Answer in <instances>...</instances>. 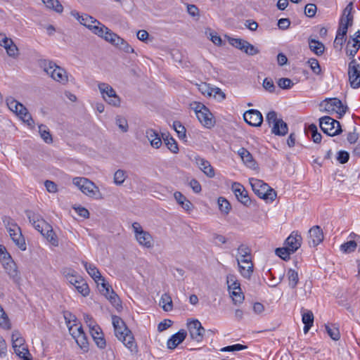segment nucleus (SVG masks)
<instances>
[{
    "label": "nucleus",
    "instance_id": "nucleus-60",
    "mask_svg": "<svg viewBox=\"0 0 360 360\" xmlns=\"http://www.w3.org/2000/svg\"><path fill=\"white\" fill-rule=\"evenodd\" d=\"M317 7L314 4H307L304 8V14L309 18H313L316 13Z\"/></svg>",
    "mask_w": 360,
    "mask_h": 360
},
{
    "label": "nucleus",
    "instance_id": "nucleus-44",
    "mask_svg": "<svg viewBox=\"0 0 360 360\" xmlns=\"http://www.w3.org/2000/svg\"><path fill=\"white\" fill-rule=\"evenodd\" d=\"M127 173L123 169H117L114 174V183L117 186H121L127 178Z\"/></svg>",
    "mask_w": 360,
    "mask_h": 360
},
{
    "label": "nucleus",
    "instance_id": "nucleus-30",
    "mask_svg": "<svg viewBox=\"0 0 360 360\" xmlns=\"http://www.w3.org/2000/svg\"><path fill=\"white\" fill-rule=\"evenodd\" d=\"M136 239L139 243L143 247L147 248L153 247V237L147 231L139 233V234L136 236Z\"/></svg>",
    "mask_w": 360,
    "mask_h": 360
},
{
    "label": "nucleus",
    "instance_id": "nucleus-10",
    "mask_svg": "<svg viewBox=\"0 0 360 360\" xmlns=\"http://www.w3.org/2000/svg\"><path fill=\"white\" fill-rule=\"evenodd\" d=\"M68 282L75 286L77 290L84 297L89 295L90 290L86 282L79 276L76 275V272L72 271L65 275Z\"/></svg>",
    "mask_w": 360,
    "mask_h": 360
},
{
    "label": "nucleus",
    "instance_id": "nucleus-49",
    "mask_svg": "<svg viewBox=\"0 0 360 360\" xmlns=\"http://www.w3.org/2000/svg\"><path fill=\"white\" fill-rule=\"evenodd\" d=\"M275 252L277 256L285 261L290 259V256L292 254L285 245L283 248H276Z\"/></svg>",
    "mask_w": 360,
    "mask_h": 360
},
{
    "label": "nucleus",
    "instance_id": "nucleus-9",
    "mask_svg": "<svg viewBox=\"0 0 360 360\" xmlns=\"http://www.w3.org/2000/svg\"><path fill=\"white\" fill-rule=\"evenodd\" d=\"M98 87L103 98L108 104L115 107H119L120 105V98L110 85L106 83H100Z\"/></svg>",
    "mask_w": 360,
    "mask_h": 360
},
{
    "label": "nucleus",
    "instance_id": "nucleus-32",
    "mask_svg": "<svg viewBox=\"0 0 360 360\" xmlns=\"http://www.w3.org/2000/svg\"><path fill=\"white\" fill-rule=\"evenodd\" d=\"M288 124L282 119L271 128V132L277 136H285L288 134Z\"/></svg>",
    "mask_w": 360,
    "mask_h": 360
},
{
    "label": "nucleus",
    "instance_id": "nucleus-50",
    "mask_svg": "<svg viewBox=\"0 0 360 360\" xmlns=\"http://www.w3.org/2000/svg\"><path fill=\"white\" fill-rule=\"evenodd\" d=\"M218 205L220 211L227 214L231 210V205L229 202L223 197H219L218 199Z\"/></svg>",
    "mask_w": 360,
    "mask_h": 360
},
{
    "label": "nucleus",
    "instance_id": "nucleus-39",
    "mask_svg": "<svg viewBox=\"0 0 360 360\" xmlns=\"http://www.w3.org/2000/svg\"><path fill=\"white\" fill-rule=\"evenodd\" d=\"M160 305L162 306L163 310L165 311H169L172 309V300L169 294L165 293L162 295Z\"/></svg>",
    "mask_w": 360,
    "mask_h": 360
},
{
    "label": "nucleus",
    "instance_id": "nucleus-54",
    "mask_svg": "<svg viewBox=\"0 0 360 360\" xmlns=\"http://www.w3.org/2000/svg\"><path fill=\"white\" fill-rule=\"evenodd\" d=\"M108 27L103 25L101 22L100 24H95L91 27V30L98 37H103L105 31L108 30Z\"/></svg>",
    "mask_w": 360,
    "mask_h": 360
},
{
    "label": "nucleus",
    "instance_id": "nucleus-53",
    "mask_svg": "<svg viewBox=\"0 0 360 360\" xmlns=\"http://www.w3.org/2000/svg\"><path fill=\"white\" fill-rule=\"evenodd\" d=\"M229 42L231 46L241 51L245 49V46L248 43V41L244 39L236 38H230L229 39Z\"/></svg>",
    "mask_w": 360,
    "mask_h": 360
},
{
    "label": "nucleus",
    "instance_id": "nucleus-34",
    "mask_svg": "<svg viewBox=\"0 0 360 360\" xmlns=\"http://www.w3.org/2000/svg\"><path fill=\"white\" fill-rule=\"evenodd\" d=\"M302 322L304 324V332L307 333L313 325L314 314L311 311L306 310L302 313Z\"/></svg>",
    "mask_w": 360,
    "mask_h": 360
},
{
    "label": "nucleus",
    "instance_id": "nucleus-1",
    "mask_svg": "<svg viewBox=\"0 0 360 360\" xmlns=\"http://www.w3.org/2000/svg\"><path fill=\"white\" fill-rule=\"evenodd\" d=\"M25 214L34 229L40 232L52 245L57 247L58 245V240L53 232L52 226L44 220L39 214L31 210H26Z\"/></svg>",
    "mask_w": 360,
    "mask_h": 360
},
{
    "label": "nucleus",
    "instance_id": "nucleus-64",
    "mask_svg": "<svg viewBox=\"0 0 360 360\" xmlns=\"http://www.w3.org/2000/svg\"><path fill=\"white\" fill-rule=\"evenodd\" d=\"M212 96L218 101H223L225 98V94L218 87L212 88Z\"/></svg>",
    "mask_w": 360,
    "mask_h": 360
},
{
    "label": "nucleus",
    "instance_id": "nucleus-57",
    "mask_svg": "<svg viewBox=\"0 0 360 360\" xmlns=\"http://www.w3.org/2000/svg\"><path fill=\"white\" fill-rule=\"evenodd\" d=\"M313 72L317 75L321 73V68L319 61L316 58H310L307 61Z\"/></svg>",
    "mask_w": 360,
    "mask_h": 360
},
{
    "label": "nucleus",
    "instance_id": "nucleus-20",
    "mask_svg": "<svg viewBox=\"0 0 360 360\" xmlns=\"http://www.w3.org/2000/svg\"><path fill=\"white\" fill-rule=\"evenodd\" d=\"M200 122L207 129H211L215 124V120L209 110V108L204 109L201 112L196 115Z\"/></svg>",
    "mask_w": 360,
    "mask_h": 360
},
{
    "label": "nucleus",
    "instance_id": "nucleus-18",
    "mask_svg": "<svg viewBox=\"0 0 360 360\" xmlns=\"http://www.w3.org/2000/svg\"><path fill=\"white\" fill-rule=\"evenodd\" d=\"M302 240V238L297 231H292L285 240L284 245L294 253L300 248Z\"/></svg>",
    "mask_w": 360,
    "mask_h": 360
},
{
    "label": "nucleus",
    "instance_id": "nucleus-19",
    "mask_svg": "<svg viewBox=\"0 0 360 360\" xmlns=\"http://www.w3.org/2000/svg\"><path fill=\"white\" fill-rule=\"evenodd\" d=\"M309 245L316 247L323 240V233L321 227L318 225L314 226L309 231Z\"/></svg>",
    "mask_w": 360,
    "mask_h": 360
},
{
    "label": "nucleus",
    "instance_id": "nucleus-28",
    "mask_svg": "<svg viewBox=\"0 0 360 360\" xmlns=\"http://www.w3.org/2000/svg\"><path fill=\"white\" fill-rule=\"evenodd\" d=\"M238 154L247 166L250 168L255 167L256 162L254 160L252 154L246 148H240L238 150Z\"/></svg>",
    "mask_w": 360,
    "mask_h": 360
},
{
    "label": "nucleus",
    "instance_id": "nucleus-8",
    "mask_svg": "<svg viewBox=\"0 0 360 360\" xmlns=\"http://www.w3.org/2000/svg\"><path fill=\"white\" fill-rule=\"evenodd\" d=\"M319 126L323 133L334 136L342 133L340 123L329 116H324L319 119Z\"/></svg>",
    "mask_w": 360,
    "mask_h": 360
},
{
    "label": "nucleus",
    "instance_id": "nucleus-27",
    "mask_svg": "<svg viewBox=\"0 0 360 360\" xmlns=\"http://www.w3.org/2000/svg\"><path fill=\"white\" fill-rule=\"evenodd\" d=\"M101 290L103 292L105 291V292H103L104 295L110 302V303L115 307V309L117 310L120 311L122 308L121 301H120L118 295L112 289L110 285L109 287L108 292H107V291L104 288H103Z\"/></svg>",
    "mask_w": 360,
    "mask_h": 360
},
{
    "label": "nucleus",
    "instance_id": "nucleus-12",
    "mask_svg": "<svg viewBox=\"0 0 360 360\" xmlns=\"http://www.w3.org/2000/svg\"><path fill=\"white\" fill-rule=\"evenodd\" d=\"M1 259L2 265L9 276V277L14 281L18 282L20 279V273L18 270L15 262L13 260L11 256H4Z\"/></svg>",
    "mask_w": 360,
    "mask_h": 360
},
{
    "label": "nucleus",
    "instance_id": "nucleus-48",
    "mask_svg": "<svg viewBox=\"0 0 360 360\" xmlns=\"http://www.w3.org/2000/svg\"><path fill=\"white\" fill-rule=\"evenodd\" d=\"M326 330L328 335L333 339V340H338L340 338V334L338 328L335 327L334 325L328 326L326 325Z\"/></svg>",
    "mask_w": 360,
    "mask_h": 360
},
{
    "label": "nucleus",
    "instance_id": "nucleus-37",
    "mask_svg": "<svg viewBox=\"0 0 360 360\" xmlns=\"http://www.w3.org/2000/svg\"><path fill=\"white\" fill-rule=\"evenodd\" d=\"M162 139L167 148L173 153H177L179 152V147L176 141L174 138L167 135L164 136L162 134Z\"/></svg>",
    "mask_w": 360,
    "mask_h": 360
},
{
    "label": "nucleus",
    "instance_id": "nucleus-5",
    "mask_svg": "<svg viewBox=\"0 0 360 360\" xmlns=\"http://www.w3.org/2000/svg\"><path fill=\"white\" fill-rule=\"evenodd\" d=\"M13 243L22 251L26 250V243L22 234L20 228L13 221L10 217H5L3 220Z\"/></svg>",
    "mask_w": 360,
    "mask_h": 360
},
{
    "label": "nucleus",
    "instance_id": "nucleus-63",
    "mask_svg": "<svg viewBox=\"0 0 360 360\" xmlns=\"http://www.w3.org/2000/svg\"><path fill=\"white\" fill-rule=\"evenodd\" d=\"M243 51H244L246 54L249 56H255L257 54L259 51L257 48L254 46L252 44L249 43L248 41L247 44L245 46V49H243Z\"/></svg>",
    "mask_w": 360,
    "mask_h": 360
},
{
    "label": "nucleus",
    "instance_id": "nucleus-16",
    "mask_svg": "<svg viewBox=\"0 0 360 360\" xmlns=\"http://www.w3.org/2000/svg\"><path fill=\"white\" fill-rule=\"evenodd\" d=\"M244 120L247 124L252 127H260L263 122V116L262 113L255 109L247 110L243 114Z\"/></svg>",
    "mask_w": 360,
    "mask_h": 360
},
{
    "label": "nucleus",
    "instance_id": "nucleus-36",
    "mask_svg": "<svg viewBox=\"0 0 360 360\" xmlns=\"http://www.w3.org/2000/svg\"><path fill=\"white\" fill-rule=\"evenodd\" d=\"M307 134H310L313 141L316 143H319L321 141L322 136L318 131V129L316 124H311L309 127L305 129Z\"/></svg>",
    "mask_w": 360,
    "mask_h": 360
},
{
    "label": "nucleus",
    "instance_id": "nucleus-38",
    "mask_svg": "<svg viewBox=\"0 0 360 360\" xmlns=\"http://www.w3.org/2000/svg\"><path fill=\"white\" fill-rule=\"evenodd\" d=\"M226 283L229 292L240 290L241 289L240 283L236 280V278L233 274L227 275Z\"/></svg>",
    "mask_w": 360,
    "mask_h": 360
},
{
    "label": "nucleus",
    "instance_id": "nucleus-26",
    "mask_svg": "<svg viewBox=\"0 0 360 360\" xmlns=\"http://www.w3.org/2000/svg\"><path fill=\"white\" fill-rule=\"evenodd\" d=\"M195 159V163L200 169V170H202L204 172L205 174H206L209 177H213L214 176V169L207 160L198 156L196 157Z\"/></svg>",
    "mask_w": 360,
    "mask_h": 360
},
{
    "label": "nucleus",
    "instance_id": "nucleus-56",
    "mask_svg": "<svg viewBox=\"0 0 360 360\" xmlns=\"http://www.w3.org/2000/svg\"><path fill=\"white\" fill-rule=\"evenodd\" d=\"M231 294V297L232 298V300L234 303V304H238L243 302L244 300V295L243 292L240 290H236V291H231L229 292Z\"/></svg>",
    "mask_w": 360,
    "mask_h": 360
},
{
    "label": "nucleus",
    "instance_id": "nucleus-45",
    "mask_svg": "<svg viewBox=\"0 0 360 360\" xmlns=\"http://www.w3.org/2000/svg\"><path fill=\"white\" fill-rule=\"evenodd\" d=\"M357 246L355 240L347 241L340 245V250L344 253H350L354 252Z\"/></svg>",
    "mask_w": 360,
    "mask_h": 360
},
{
    "label": "nucleus",
    "instance_id": "nucleus-17",
    "mask_svg": "<svg viewBox=\"0 0 360 360\" xmlns=\"http://www.w3.org/2000/svg\"><path fill=\"white\" fill-rule=\"evenodd\" d=\"M232 191L238 200L243 205L246 207H249L251 205V200L248 196V192L240 184L234 182L232 184Z\"/></svg>",
    "mask_w": 360,
    "mask_h": 360
},
{
    "label": "nucleus",
    "instance_id": "nucleus-40",
    "mask_svg": "<svg viewBox=\"0 0 360 360\" xmlns=\"http://www.w3.org/2000/svg\"><path fill=\"white\" fill-rule=\"evenodd\" d=\"M287 276L289 281V286L292 289L295 288L299 281V276L297 271L290 269L287 272Z\"/></svg>",
    "mask_w": 360,
    "mask_h": 360
},
{
    "label": "nucleus",
    "instance_id": "nucleus-31",
    "mask_svg": "<svg viewBox=\"0 0 360 360\" xmlns=\"http://www.w3.org/2000/svg\"><path fill=\"white\" fill-rule=\"evenodd\" d=\"M177 202L186 211H191L193 208V204L181 192L176 191L174 194Z\"/></svg>",
    "mask_w": 360,
    "mask_h": 360
},
{
    "label": "nucleus",
    "instance_id": "nucleus-33",
    "mask_svg": "<svg viewBox=\"0 0 360 360\" xmlns=\"http://www.w3.org/2000/svg\"><path fill=\"white\" fill-rule=\"evenodd\" d=\"M309 46L310 50L317 56H321L324 53L325 46L322 42L318 40L309 39Z\"/></svg>",
    "mask_w": 360,
    "mask_h": 360
},
{
    "label": "nucleus",
    "instance_id": "nucleus-14",
    "mask_svg": "<svg viewBox=\"0 0 360 360\" xmlns=\"http://www.w3.org/2000/svg\"><path fill=\"white\" fill-rule=\"evenodd\" d=\"M191 339L201 342L203 339L205 328L202 326L201 323L198 320H193L187 323Z\"/></svg>",
    "mask_w": 360,
    "mask_h": 360
},
{
    "label": "nucleus",
    "instance_id": "nucleus-4",
    "mask_svg": "<svg viewBox=\"0 0 360 360\" xmlns=\"http://www.w3.org/2000/svg\"><path fill=\"white\" fill-rule=\"evenodd\" d=\"M250 184L254 193L266 202H273L276 198V191L263 181L255 178L250 179Z\"/></svg>",
    "mask_w": 360,
    "mask_h": 360
},
{
    "label": "nucleus",
    "instance_id": "nucleus-11",
    "mask_svg": "<svg viewBox=\"0 0 360 360\" xmlns=\"http://www.w3.org/2000/svg\"><path fill=\"white\" fill-rule=\"evenodd\" d=\"M348 76L350 86L354 89L360 87V64L352 59L348 66Z\"/></svg>",
    "mask_w": 360,
    "mask_h": 360
},
{
    "label": "nucleus",
    "instance_id": "nucleus-6",
    "mask_svg": "<svg viewBox=\"0 0 360 360\" xmlns=\"http://www.w3.org/2000/svg\"><path fill=\"white\" fill-rule=\"evenodd\" d=\"M41 65L44 68V70L54 80L62 84H65L68 82L66 71L53 61L44 60L41 62Z\"/></svg>",
    "mask_w": 360,
    "mask_h": 360
},
{
    "label": "nucleus",
    "instance_id": "nucleus-42",
    "mask_svg": "<svg viewBox=\"0 0 360 360\" xmlns=\"http://www.w3.org/2000/svg\"><path fill=\"white\" fill-rule=\"evenodd\" d=\"M103 38L114 46L115 44H119L120 41V37L117 34L112 32L109 28L105 31Z\"/></svg>",
    "mask_w": 360,
    "mask_h": 360
},
{
    "label": "nucleus",
    "instance_id": "nucleus-24",
    "mask_svg": "<svg viewBox=\"0 0 360 360\" xmlns=\"http://www.w3.org/2000/svg\"><path fill=\"white\" fill-rule=\"evenodd\" d=\"M89 332L97 347L100 349H104L106 346V341L100 326L92 328Z\"/></svg>",
    "mask_w": 360,
    "mask_h": 360
},
{
    "label": "nucleus",
    "instance_id": "nucleus-51",
    "mask_svg": "<svg viewBox=\"0 0 360 360\" xmlns=\"http://www.w3.org/2000/svg\"><path fill=\"white\" fill-rule=\"evenodd\" d=\"M39 131L40 133L41 137L46 143H50L53 141L51 135L50 134L49 131L46 130V126L44 124L39 125Z\"/></svg>",
    "mask_w": 360,
    "mask_h": 360
},
{
    "label": "nucleus",
    "instance_id": "nucleus-2",
    "mask_svg": "<svg viewBox=\"0 0 360 360\" xmlns=\"http://www.w3.org/2000/svg\"><path fill=\"white\" fill-rule=\"evenodd\" d=\"M112 321L115 335L131 352L136 350V345L131 330L118 316L112 315Z\"/></svg>",
    "mask_w": 360,
    "mask_h": 360
},
{
    "label": "nucleus",
    "instance_id": "nucleus-25",
    "mask_svg": "<svg viewBox=\"0 0 360 360\" xmlns=\"http://www.w3.org/2000/svg\"><path fill=\"white\" fill-rule=\"evenodd\" d=\"M351 38L353 44L352 48H350V41H348L346 48V53L353 58L360 49V30L356 32L354 37Z\"/></svg>",
    "mask_w": 360,
    "mask_h": 360
},
{
    "label": "nucleus",
    "instance_id": "nucleus-3",
    "mask_svg": "<svg viewBox=\"0 0 360 360\" xmlns=\"http://www.w3.org/2000/svg\"><path fill=\"white\" fill-rule=\"evenodd\" d=\"M72 184L88 197L96 200L103 198L102 193L98 187L87 178L79 176L75 177L72 179Z\"/></svg>",
    "mask_w": 360,
    "mask_h": 360
},
{
    "label": "nucleus",
    "instance_id": "nucleus-13",
    "mask_svg": "<svg viewBox=\"0 0 360 360\" xmlns=\"http://www.w3.org/2000/svg\"><path fill=\"white\" fill-rule=\"evenodd\" d=\"M82 264L89 274V276L98 284L101 285V287L104 288L107 292H109L110 285L105 281V278L101 276L98 269L93 264L88 263L86 262H82Z\"/></svg>",
    "mask_w": 360,
    "mask_h": 360
},
{
    "label": "nucleus",
    "instance_id": "nucleus-7",
    "mask_svg": "<svg viewBox=\"0 0 360 360\" xmlns=\"http://www.w3.org/2000/svg\"><path fill=\"white\" fill-rule=\"evenodd\" d=\"M320 106L323 108L324 111L330 114L336 112L339 115L338 118H341L348 109V107L344 105L338 98H326L321 103Z\"/></svg>",
    "mask_w": 360,
    "mask_h": 360
},
{
    "label": "nucleus",
    "instance_id": "nucleus-58",
    "mask_svg": "<svg viewBox=\"0 0 360 360\" xmlns=\"http://www.w3.org/2000/svg\"><path fill=\"white\" fill-rule=\"evenodd\" d=\"M6 103L8 108L15 113L19 108H20L21 109L22 108V103H19L18 101H17L16 100L11 97L6 99Z\"/></svg>",
    "mask_w": 360,
    "mask_h": 360
},
{
    "label": "nucleus",
    "instance_id": "nucleus-46",
    "mask_svg": "<svg viewBox=\"0 0 360 360\" xmlns=\"http://www.w3.org/2000/svg\"><path fill=\"white\" fill-rule=\"evenodd\" d=\"M74 338L75 339L77 345L79 346V347L83 349L84 351H87L89 347V342L87 340V338L86 335H73Z\"/></svg>",
    "mask_w": 360,
    "mask_h": 360
},
{
    "label": "nucleus",
    "instance_id": "nucleus-61",
    "mask_svg": "<svg viewBox=\"0 0 360 360\" xmlns=\"http://www.w3.org/2000/svg\"><path fill=\"white\" fill-rule=\"evenodd\" d=\"M278 86L282 89H289L293 86V82L289 78H281L278 81Z\"/></svg>",
    "mask_w": 360,
    "mask_h": 360
},
{
    "label": "nucleus",
    "instance_id": "nucleus-52",
    "mask_svg": "<svg viewBox=\"0 0 360 360\" xmlns=\"http://www.w3.org/2000/svg\"><path fill=\"white\" fill-rule=\"evenodd\" d=\"M115 123L122 132H127L129 129V125L127 120L120 115L115 118Z\"/></svg>",
    "mask_w": 360,
    "mask_h": 360
},
{
    "label": "nucleus",
    "instance_id": "nucleus-62",
    "mask_svg": "<svg viewBox=\"0 0 360 360\" xmlns=\"http://www.w3.org/2000/svg\"><path fill=\"white\" fill-rule=\"evenodd\" d=\"M281 119L277 117V113L275 111H270L267 113L266 121L269 126H274L276 123L278 122Z\"/></svg>",
    "mask_w": 360,
    "mask_h": 360
},
{
    "label": "nucleus",
    "instance_id": "nucleus-59",
    "mask_svg": "<svg viewBox=\"0 0 360 360\" xmlns=\"http://www.w3.org/2000/svg\"><path fill=\"white\" fill-rule=\"evenodd\" d=\"M115 46L126 53H133L134 51V49L121 37L119 44H115Z\"/></svg>",
    "mask_w": 360,
    "mask_h": 360
},
{
    "label": "nucleus",
    "instance_id": "nucleus-15",
    "mask_svg": "<svg viewBox=\"0 0 360 360\" xmlns=\"http://www.w3.org/2000/svg\"><path fill=\"white\" fill-rule=\"evenodd\" d=\"M13 347L15 352L20 357L25 358L28 349L25 348V340L21 337L18 331H13L12 334Z\"/></svg>",
    "mask_w": 360,
    "mask_h": 360
},
{
    "label": "nucleus",
    "instance_id": "nucleus-41",
    "mask_svg": "<svg viewBox=\"0 0 360 360\" xmlns=\"http://www.w3.org/2000/svg\"><path fill=\"white\" fill-rule=\"evenodd\" d=\"M22 109L18 108L16 114L23 120L27 122L29 125L31 124V122H33L31 115L28 112L27 109L22 104Z\"/></svg>",
    "mask_w": 360,
    "mask_h": 360
},
{
    "label": "nucleus",
    "instance_id": "nucleus-55",
    "mask_svg": "<svg viewBox=\"0 0 360 360\" xmlns=\"http://www.w3.org/2000/svg\"><path fill=\"white\" fill-rule=\"evenodd\" d=\"M238 253L240 257H244V259H251L250 253L251 250L245 244H241L238 248Z\"/></svg>",
    "mask_w": 360,
    "mask_h": 360
},
{
    "label": "nucleus",
    "instance_id": "nucleus-21",
    "mask_svg": "<svg viewBox=\"0 0 360 360\" xmlns=\"http://www.w3.org/2000/svg\"><path fill=\"white\" fill-rule=\"evenodd\" d=\"M237 262L241 275L245 278H250L253 272V264L251 259H239V258H237Z\"/></svg>",
    "mask_w": 360,
    "mask_h": 360
},
{
    "label": "nucleus",
    "instance_id": "nucleus-35",
    "mask_svg": "<svg viewBox=\"0 0 360 360\" xmlns=\"http://www.w3.org/2000/svg\"><path fill=\"white\" fill-rule=\"evenodd\" d=\"M353 21H352L351 18L345 19L344 17H342L340 20L339 27L337 31V34L341 37H346L348 27L352 25Z\"/></svg>",
    "mask_w": 360,
    "mask_h": 360
},
{
    "label": "nucleus",
    "instance_id": "nucleus-29",
    "mask_svg": "<svg viewBox=\"0 0 360 360\" xmlns=\"http://www.w3.org/2000/svg\"><path fill=\"white\" fill-rule=\"evenodd\" d=\"M146 137L150 141V145L155 148H159L162 145L161 138L159 134L153 129H149L146 130Z\"/></svg>",
    "mask_w": 360,
    "mask_h": 360
},
{
    "label": "nucleus",
    "instance_id": "nucleus-22",
    "mask_svg": "<svg viewBox=\"0 0 360 360\" xmlns=\"http://www.w3.org/2000/svg\"><path fill=\"white\" fill-rule=\"evenodd\" d=\"M187 333L185 330H179L177 333L172 335L167 340V345L168 349H174L181 344L186 338Z\"/></svg>",
    "mask_w": 360,
    "mask_h": 360
},
{
    "label": "nucleus",
    "instance_id": "nucleus-43",
    "mask_svg": "<svg viewBox=\"0 0 360 360\" xmlns=\"http://www.w3.org/2000/svg\"><path fill=\"white\" fill-rule=\"evenodd\" d=\"M42 1L47 8H52L57 13L63 12V7L58 0H42Z\"/></svg>",
    "mask_w": 360,
    "mask_h": 360
},
{
    "label": "nucleus",
    "instance_id": "nucleus-23",
    "mask_svg": "<svg viewBox=\"0 0 360 360\" xmlns=\"http://www.w3.org/2000/svg\"><path fill=\"white\" fill-rule=\"evenodd\" d=\"M72 15L77 18L82 25L87 27L90 30L94 25L100 24L98 20L87 14L79 15L78 12L72 11Z\"/></svg>",
    "mask_w": 360,
    "mask_h": 360
},
{
    "label": "nucleus",
    "instance_id": "nucleus-47",
    "mask_svg": "<svg viewBox=\"0 0 360 360\" xmlns=\"http://www.w3.org/2000/svg\"><path fill=\"white\" fill-rule=\"evenodd\" d=\"M173 128L180 139H184L186 137V128L179 121H174L173 122Z\"/></svg>",
    "mask_w": 360,
    "mask_h": 360
}]
</instances>
